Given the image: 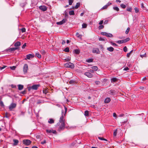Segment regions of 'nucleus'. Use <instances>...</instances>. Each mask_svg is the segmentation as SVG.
I'll return each mask as SVG.
<instances>
[{
  "label": "nucleus",
  "mask_w": 148,
  "mask_h": 148,
  "mask_svg": "<svg viewBox=\"0 0 148 148\" xmlns=\"http://www.w3.org/2000/svg\"><path fill=\"white\" fill-rule=\"evenodd\" d=\"M92 69L94 71H96L98 69V68L97 66H94L92 67Z\"/></svg>",
  "instance_id": "c756f323"
},
{
  "label": "nucleus",
  "mask_w": 148,
  "mask_h": 148,
  "mask_svg": "<svg viewBox=\"0 0 148 148\" xmlns=\"http://www.w3.org/2000/svg\"><path fill=\"white\" fill-rule=\"evenodd\" d=\"M28 69V66L27 64H25L23 67V72L24 74L26 73Z\"/></svg>",
  "instance_id": "39448f33"
},
{
  "label": "nucleus",
  "mask_w": 148,
  "mask_h": 148,
  "mask_svg": "<svg viewBox=\"0 0 148 148\" xmlns=\"http://www.w3.org/2000/svg\"><path fill=\"white\" fill-rule=\"evenodd\" d=\"M34 57V54H29L26 55V58H25V60H27V59L30 60L31 58H32Z\"/></svg>",
  "instance_id": "0eeeda50"
},
{
  "label": "nucleus",
  "mask_w": 148,
  "mask_h": 148,
  "mask_svg": "<svg viewBox=\"0 0 148 148\" xmlns=\"http://www.w3.org/2000/svg\"><path fill=\"white\" fill-rule=\"evenodd\" d=\"M99 40L100 41H104L105 40L103 38H101V37H100L99 38Z\"/></svg>",
  "instance_id": "69168bd1"
},
{
  "label": "nucleus",
  "mask_w": 148,
  "mask_h": 148,
  "mask_svg": "<svg viewBox=\"0 0 148 148\" xmlns=\"http://www.w3.org/2000/svg\"><path fill=\"white\" fill-rule=\"evenodd\" d=\"M40 86V85L39 84H34L32 86V90H36Z\"/></svg>",
  "instance_id": "6e6552de"
},
{
  "label": "nucleus",
  "mask_w": 148,
  "mask_h": 148,
  "mask_svg": "<svg viewBox=\"0 0 148 148\" xmlns=\"http://www.w3.org/2000/svg\"><path fill=\"white\" fill-rule=\"evenodd\" d=\"M84 75L87 76L88 77L91 78L92 77L93 75L90 72H86L84 73Z\"/></svg>",
  "instance_id": "9d476101"
},
{
  "label": "nucleus",
  "mask_w": 148,
  "mask_h": 148,
  "mask_svg": "<svg viewBox=\"0 0 148 148\" xmlns=\"http://www.w3.org/2000/svg\"><path fill=\"white\" fill-rule=\"evenodd\" d=\"M134 9L135 10V12L136 13H138L139 11L138 8H135Z\"/></svg>",
  "instance_id": "c9c22d12"
},
{
  "label": "nucleus",
  "mask_w": 148,
  "mask_h": 148,
  "mask_svg": "<svg viewBox=\"0 0 148 148\" xmlns=\"http://www.w3.org/2000/svg\"><path fill=\"white\" fill-rule=\"evenodd\" d=\"M127 11L128 12H131L132 10V8L131 7H130L127 9Z\"/></svg>",
  "instance_id": "49530a36"
},
{
  "label": "nucleus",
  "mask_w": 148,
  "mask_h": 148,
  "mask_svg": "<svg viewBox=\"0 0 148 148\" xmlns=\"http://www.w3.org/2000/svg\"><path fill=\"white\" fill-rule=\"evenodd\" d=\"M7 66H3V67H0V69L1 70H2V69H4Z\"/></svg>",
  "instance_id": "680f3d73"
},
{
  "label": "nucleus",
  "mask_w": 148,
  "mask_h": 148,
  "mask_svg": "<svg viewBox=\"0 0 148 148\" xmlns=\"http://www.w3.org/2000/svg\"><path fill=\"white\" fill-rule=\"evenodd\" d=\"M107 49L110 52H112L114 51V49L112 47H110L107 48Z\"/></svg>",
  "instance_id": "5701e85b"
},
{
  "label": "nucleus",
  "mask_w": 148,
  "mask_h": 148,
  "mask_svg": "<svg viewBox=\"0 0 148 148\" xmlns=\"http://www.w3.org/2000/svg\"><path fill=\"white\" fill-rule=\"evenodd\" d=\"M66 21V19H64L61 21L59 22H57L56 23L58 25H62Z\"/></svg>",
  "instance_id": "2eb2a0df"
},
{
  "label": "nucleus",
  "mask_w": 148,
  "mask_h": 148,
  "mask_svg": "<svg viewBox=\"0 0 148 148\" xmlns=\"http://www.w3.org/2000/svg\"><path fill=\"white\" fill-rule=\"evenodd\" d=\"M43 93H44L46 94L47 92V89H45L43 90Z\"/></svg>",
  "instance_id": "5fc2aeb1"
},
{
  "label": "nucleus",
  "mask_w": 148,
  "mask_h": 148,
  "mask_svg": "<svg viewBox=\"0 0 148 148\" xmlns=\"http://www.w3.org/2000/svg\"><path fill=\"white\" fill-rule=\"evenodd\" d=\"M11 87L12 88H16V86L14 85L13 84H11Z\"/></svg>",
  "instance_id": "052dcab7"
},
{
  "label": "nucleus",
  "mask_w": 148,
  "mask_h": 148,
  "mask_svg": "<svg viewBox=\"0 0 148 148\" xmlns=\"http://www.w3.org/2000/svg\"><path fill=\"white\" fill-rule=\"evenodd\" d=\"M87 27V25L85 23H83L82 25V27L83 28H86Z\"/></svg>",
  "instance_id": "e433bc0d"
},
{
  "label": "nucleus",
  "mask_w": 148,
  "mask_h": 148,
  "mask_svg": "<svg viewBox=\"0 0 148 148\" xmlns=\"http://www.w3.org/2000/svg\"><path fill=\"white\" fill-rule=\"evenodd\" d=\"M64 66L67 68L73 69L74 68V65L73 63L71 62H67L64 64Z\"/></svg>",
  "instance_id": "f03ea898"
},
{
  "label": "nucleus",
  "mask_w": 148,
  "mask_h": 148,
  "mask_svg": "<svg viewBox=\"0 0 148 148\" xmlns=\"http://www.w3.org/2000/svg\"><path fill=\"white\" fill-rule=\"evenodd\" d=\"M36 56L38 58H41V55L39 53H36Z\"/></svg>",
  "instance_id": "473e14b6"
},
{
  "label": "nucleus",
  "mask_w": 148,
  "mask_h": 148,
  "mask_svg": "<svg viewBox=\"0 0 148 148\" xmlns=\"http://www.w3.org/2000/svg\"><path fill=\"white\" fill-rule=\"evenodd\" d=\"M27 3L26 2H25L23 3H21L20 4V5L22 7H24L25 5L27 4Z\"/></svg>",
  "instance_id": "a878e982"
},
{
  "label": "nucleus",
  "mask_w": 148,
  "mask_h": 148,
  "mask_svg": "<svg viewBox=\"0 0 148 148\" xmlns=\"http://www.w3.org/2000/svg\"><path fill=\"white\" fill-rule=\"evenodd\" d=\"M112 4L111 2H108L106 5L108 7Z\"/></svg>",
  "instance_id": "0e129e2a"
},
{
  "label": "nucleus",
  "mask_w": 148,
  "mask_h": 148,
  "mask_svg": "<svg viewBox=\"0 0 148 148\" xmlns=\"http://www.w3.org/2000/svg\"><path fill=\"white\" fill-rule=\"evenodd\" d=\"M18 49V47H16L14 48H11L7 49V51L8 52H11L15 50H16Z\"/></svg>",
  "instance_id": "1a4fd4ad"
},
{
  "label": "nucleus",
  "mask_w": 148,
  "mask_h": 148,
  "mask_svg": "<svg viewBox=\"0 0 148 148\" xmlns=\"http://www.w3.org/2000/svg\"><path fill=\"white\" fill-rule=\"evenodd\" d=\"M40 53L44 55L45 53V50L43 49H42L40 51Z\"/></svg>",
  "instance_id": "09e8293b"
},
{
  "label": "nucleus",
  "mask_w": 148,
  "mask_h": 148,
  "mask_svg": "<svg viewBox=\"0 0 148 148\" xmlns=\"http://www.w3.org/2000/svg\"><path fill=\"white\" fill-rule=\"evenodd\" d=\"M121 7L123 9H125L126 8V5L123 4H122L120 5Z\"/></svg>",
  "instance_id": "79ce46f5"
},
{
  "label": "nucleus",
  "mask_w": 148,
  "mask_h": 148,
  "mask_svg": "<svg viewBox=\"0 0 148 148\" xmlns=\"http://www.w3.org/2000/svg\"><path fill=\"white\" fill-rule=\"evenodd\" d=\"M101 34L102 35L108 37H112L113 36V35L112 34L108 33L106 32H101Z\"/></svg>",
  "instance_id": "423d86ee"
},
{
  "label": "nucleus",
  "mask_w": 148,
  "mask_h": 148,
  "mask_svg": "<svg viewBox=\"0 0 148 148\" xmlns=\"http://www.w3.org/2000/svg\"><path fill=\"white\" fill-rule=\"evenodd\" d=\"M133 50H132L129 53H128L127 54V57H129L131 53L133 52Z\"/></svg>",
  "instance_id": "58836bf2"
},
{
  "label": "nucleus",
  "mask_w": 148,
  "mask_h": 148,
  "mask_svg": "<svg viewBox=\"0 0 148 148\" xmlns=\"http://www.w3.org/2000/svg\"><path fill=\"white\" fill-rule=\"evenodd\" d=\"M117 81L118 79L115 77L111 79V81L112 83L116 82Z\"/></svg>",
  "instance_id": "412c9836"
},
{
  "label": "nucleus",
  "mask_w": 148,
  "mask_h": 148,
  "mask_svg": "<svg viewBox=\"0 0 148 148\" xmlns=\"http://www.w3.org/2000/svg\"><path fill=\"white\" fill-rule=\"evenodd\" d=\"M104 26L103 25H100L99 26L98 28L99 29H103L104 28Z\"/></svg>",
  "instance_id": "603ef678"
},
{
  "label": "nucleus",
  "mask_w": 148,
  "mask_h": 148,
  "mask_svg": "<svg viewBox=\"0 0 148 148\" xmlns=\"http://www.w3.org/2000/svg\"><path fill=\"white\" fill-rule=\"evenodd\" d=\"M26 46V43H25L22 46V49H24L25 48V47Z\"/></svg>",
  "instance_id": "13d9d810"
},
{
  "label": "nucleus",
  "mask_w": 148,
  "mask_h": 148,
  "mask_svg": "<svg viewBox=\"0 0 148 148\" xmlns=\"http://www.w3.org/2000/svg\"><path fill=\"white\" fill-rule=\"evenodd\" d=\"M113 8L114 10H116L117 11H119V8L117 7H113Z\"/></svg>",
  "instance_id": "a19ab883"
},
{
  "label": "nucleus",
  "mask_w": 148,
  "mask_h": 148,
  "mask_svg": "<svg viewBox=\"0 0 148 148\" xmlns=\"http://www.w3.org/2000/svg\"><path fill=\"white\" fill-rule=\"evenodd\" d=\"M108 93L110 95H114L116 94V92L114 90L111 89L109 91Z\"/></svg>",
  "instance_id": "4468645a"
},
{
  "label": "nucleus",
  "mask_w": 148,
  "mask_h": 148,
  "mask_svg": "<svg viewBox=\"0 0 148 148\" xmlns=\"http://www.w3.org/2000/svg\"><path fill=\"white\" fill-rule=\"evenodd\" d=\"M98 138H99V139L101 140H103L106 141H107V140L106 139L103 138V137H98Z\"/></svg>",
  "instance_id": "f704fd0d"
},
{
  "label": "nucleus",
  "mask_w": 148,
  "mask_h": 148,
  "mask_svg": "<svg viewBox=\"0 0 148 148\" xmlns=\"http://www.w3.org/2000/svg\"><path fill=\"white\" fill-rule=\"evenodd\" d=\"M76 36L80 38H82V35L79 34L78 32H77L76 34Z\"/></svg>",
  "instance_id": "bb28decb"
},
{
  "label": "nucleus",
  "mask_w": 148,
  "mask_h": 148,
  "mask_svg": "<svg viewBox=\"0 0 148 148\" xmlns=\"http://www.w3.org/2000/svg\"><path fill=\"white\" fill-rule=\"evenodd\" d=\"M117 129H116V130H114V133H113V136H114L115 137L117 134Z\"/></svg>",
  "instance_id": "cd10ccee"
},
{
  "label": "nucleus",
  "mask_w": 148,
  "mask_h": 148,
  "mask_svg": "<svg viewBox=\"0 0 148 148\" xmlns=\"http://www.w3.org/2000/svg\"><path fill=\"white\" fill-rule=\"evenodd\" d=\"M64 109L65 113L64 114V110H62V115L59 119V123L58 124L59 125L58 131L59 132L63 130L65 128V123L66 122L65 114L67 111V109L65 106H64Z\"/></svg>",
  "instance_id": "f257e3e1"
},
{
  "label": "nucleus",
  "mask_w": 148,
  "mask_h": 148,
  "mask_svg": "<svg viewBox=\"0 0 148 148\" xmlns=\"http://www.w3.org/2000/svg\"><path fill=\"white\" fill-rule=\"evenodd\" d=\"M129 70V69L128 67H126L124 68L123 70L127 71Z\"/></svg>",
  "instance_id": "774afa93"
},
{
  "label": "nucleus",
  "mask_w": 148,
  "mask_h": 148,
  "mask_svg": "<svg viewBox=\"0 0 148 148\" xmlns=\"http://www.w3.org/2000/svg\"><path fill=\"white\" fill-rule=\"evenodd\" d=\"M80 3H77L75 7V8L76 9H77L80 6Z\"/></svg>",
  "instance_id": "c85d7f7f"
},
{
  "label": "nucleus",
  "mask_w": 148,
  "mask_h": 148,
  "mask_svg": "<svg viewBox=\"0 0 148 148\" xmlns=\"http://www.w3.org/2000/svg\"><path fill=\"white\" fill-rule=\"evenodd\" d=\"M73 52L76 54H78L80 53V51L79 49H75L74 50Z\"/></svg>",
  "instance_id": "b1692460"
},
{
  "label": "nucleus",
  "mask_w": 148,
  "mask_h": 148,
  "mask_svg": "<svg viewBox=\"0 0 148 148\" xmlns=\"http://www.w3.org/2000/svg\"><path fill=\"white\" fill-rule=\"evenodd\" d=\"M48 122L50 124H52L54 123V120L52 119H49Z\"/></svg>",
  "instance_id": "4be33fe9"
},
{
  "label": "nucleus",
  "mask_w": 148,
  "mask_h": 148,
  "mask_svg": "<svg viewBox=\"0 0 148 148\" xmlns=\"http://www.w3.org/2000/svg\"><path fill=\"white\" fill-rule=\"evenodd\" d=\"M108 7L106 5L103 6L102 8V10L106 9H107Z\"/></svg>",
  "instance_id": "de8ad7c7"
},
{
  "label": "nucleus",
  "mask_w": 148,
  "mask_h": 148,
  "mask_svg": "<svg viewBox=\"0 0 148 148\" xmlns=\"http://www.w3.org/2000/svg\"><path fill=\"white\" fill-rule=\"evenodd\" d=\"M123 51L125 52H126L127 51V49L126 46H125L124 47Z\"/></svg>",
  "instance_id": "8fccbe9b"
},
{
  "label": "nucleus",
  "mask_w": 148,
  "mask_h": 148,
  "mask_svg": "<svg viewBox=\"0 0 148 148\" xmlns=\"http://www.w3.org/2000/svg\"><path fill=\"white\" fill-rule=\"evenodd\" d=\"M111 44L112 45L114 46H117V45L115 43L113 42H111Z\"/></svg>",
  "instance_id": "bf43d9fd"
},
{
  "label": "nucleus",
  "mask_w": 148,
  "mask_h": 148,
  "mask_svg": "<svg viewBox=\"0 0 148 148\" xmlns=\"http://www.w3.org/2000/svg\"><path fill=\"white\" fill-rule=\"evenodd\" d=\"M46 131L47 133H52L53 134H56V130H53L52 129L47 130Z\"/></svg>",
  "instance_id": "f8f14e48"
},
{
  "label": "nucleus",
  "mask_w": 148,
  "mask_h": 148,
  "mask_svg": "<svg viewBox=\"0 0 148 148\" xmlns=\"http://www.w3.org/2000/svg\"><path fill=\"white\" fill-rule=\"evenodd\" d=\"M16 106V103H12L9 107V108L10 111H12V110L15 108Z\"/></svg>",
  "instance_id": "20e7f679"
},
{
  "label": "nucleus",
  "mask_w": 148,
  "mask_h": 148,
  "mask_svg": "<svg viewBox=\"0 0 148 148\" xmlns=\"http://www.w3.org/2000/svg\"><path fill=\"white\" fill-rule=\"evenodd\" d=\"M93 59H89L87 60L86 61L88 62H93Z\"/></svg>",
  "instance_id": "ea45409f"
},
{
  "label": "nucleus",
  "mask_w": 148,
  "mask_h": 148,
  "mask_svg": "<svg viewBox=\"0 0 148 148\" xmlns=\"http://www.w3.org/2000/svg\"><path fill=\"white\" fill-rule=\"evenodd\" d=\"M21 45V42L19 41H17L15 43L14 46L15 47H17L20 46Z\"/></svg>",
  "instance_id": "f3484780"
},
{
  "label": "nucleus",
  "mask_w": 148,
  "mask_h": 148,
  "mask_svg": "<svg viewBox=\"0 0 148 148\" xmlns=\"http://www.w3.org/2000/svg\"><path fill=\"white\" fill-rule=\"evenodd\" d=\"M21 93L23 95H24L26 93V91L25 90H24V91L21 92Z\"/></svg>",
  "instance_id": "e2e57ef3"
},
{
  "label": "nucleus",
  "mask_w": 148,
  "mask_h": 148,
  "mask_svg": "<svg viewBox=\"0 0 148 148\" xmlns=\"http://www.w3.org/2000/svg\"><path fill=\"white\" fill-rule=\"evenodd\" d=\"M84 115L86 116H88L89 115V112L88 110H86L84 112Z\"/></svg>",
  "instance_id": "2f4dec72"
},
{
  "label": "nucleus",
  "mask_w": 148,
  "mask_h": 148,
  "mask_svg": "<svg viewBox=\"0 0 148 148\" xmlns=\"http://www.w3.org/2000/svg\"><path fill=\"white\" fill-rule=\"evenodd\" d=\"M39 9L41 10L42 11H45L47 9V8L45 6H40L39 7Z\"/></svg>",
  "instance_id": "9b49d317"
},
{
  "label": "nucleus",
  "mask_w": 148,
  "mask_h": 148,
  "mask_svg": "<svg viewBox=\"0 0 148 148\" xmlns=\"http://www.w3.org/2000/svg\"><path fill=\"white\" fill-rule=\"evenodd\" d=\"M0 105L2 107H3L4 106V105L3 101L1 100H0Z\"/></svg>",
  "instance_id": "864d4df0"
},
{
  "label": "nucleus",
  "mask_w": 148,
  "mask_h": 148,
  "mask_svg": "<svg viewBox=\"0 0 148 148\" xmlns=\"http://www.w3.org/2000/svg\"><path fill=\"white\" fill-rule=\"evenodd\" d=\"M95 83L96 85H99L100 83V82L98 81H97L95 82Z\"/></svg>",
  "instance_id": "4d7b16f0"
},
{
  "label": "nucleus",
  "mask_w": 148,
  "mask_h": 148,
  "mask_svg": "<svg viewBox=\"0 0 148 148\" xmlns=\"http://www.w3.org/2000/svg\"><path fill=\"white\" fill-rule=\"evenodd\" d=\"M130 40V39L129 38H127L126 39L122 40L123 43H125L129 41Z\"/></svg>",
  "instance_id": "393cba45"
},
{
  "label": "nucleus",
  "mask_w": 148,
  "mask_h": 148,
  "mask_svg": "<svg viewBox=\"0 0 148 148\" xmlns=\"http://www.w3.org/2000/svg\"><path fill=\"white\" fill-rule=\"evenodd\" d=\"M64 51L66 52H69V48L68 47H66L64 50Z\"/></svg>",
  "instance_id": "7c9ffc66"
},
{
  "label": "nucleus",
  "mask_w": 148,
  "mask_h": 148,
  "mask_svg": "<svg viewBox=\"0 0 148 148\" xmlns=\"http://www.w3.org/2000/svg\"><path fill=\"white\" fill-rule=\"evenodd\" d=\"M92 52L93 53H96L97 54L100 53V51L98 48H94L92 50Z\"/></svg>",
  "instance_id": "ddd939ff"
},
{
  "label": "nucleus",
  "mask_w": 148,
  "mask_h": 148,
  "mask_svg": "<svg viewBox=\"0 0 148 148\" xmlns=\"http://www.w3.org/2000/svg\"><path fill=\"white\" fill-rule=\"evenodd\" d=\"M21 30L22 32H25L26 29L25 28H23L21 29Z\"/></svg>",
  "instance_id": "3c124183"
},
{
  "label": "nucleus",
  "mask_w": 148,
  "mask_h": 148,
  "mask_svg": "<svg viewBox=\"0 0 148 148\" xmlns=\"http://www.w3.org/2000/svg\"><path fill=\"white\" fill-rule=\"evenodd\" d=\"M73 0H69V4L70 5H71L73 2Z\"/></svg>",
  "instance_id": "4c0bfd02"
},
{
  "label": "nucleus",
  "mask_w": 148,
  "mask_h": 148,
  "mask_svg": "<svg viewBox=\"0 0 148 148\" xmlns=\"http://www.w3.org/2000/svg\"><path fill=\"white\" fill-rule=\"evenodd\" d=\"M69 13L70 15H74L75 14L74 11L73 10L70 11Z\"/></svg>",
  "instance_id": "72a5a7b5"
},
{
  "label": "nucleus",
  "mask_w": 148,
  "mask_h": 148,
  "mask_svg": "<svg viewBox=\"0 0 148 148\" xmlns=\"http://www.w3.org/2000/svg\"><path fill=\"white\" fill-rule=\"evenodd\" d=\"M10 68L11 69L14 70H15V69L16 66H12L10 67Z\"/></svg>",
  "instance_id": "6e6d98bb"
},
{
  "label": "nucleus",
  "mask_w": 148,
  "mask_h": 148,
  "mask_svg": "<svg viewBox=\"0 0 148 148\" xmlns=\"http://www.w3.org/2000/svg\"><path fill=\"white\" fill-rule=\"evenodd\" d=\"M41 103V102L40 100H38L37 102V104H40Z\"/></svg>",
  "instance_id": "338daca9"
},
{
  "label": "nucleus",
  "mask_w": 148,
  "mask_h": 148,
  "mask_svg": "<svg viewBox=\"0 0 148 148\" xmlns=\"http://www.w3.org/2000/svg\"><path fill=\"white\" fill-rule=\"evenodd\" d=\"M111 99L110 98H107L104 101V102L106 103H108L110 101Z\"/></svg>",
  "instance_id": "6ab92c4d"
},
{
  "label": "nucleus",
  "mask_w": 148,
  "mask_h": 148,
  "mask_svg": "<svg viewBox=\"0 0 148 148\" xmlns=\"http://www.w3.org/2000/svg\"><path fill=\"white\" fill-rule=\"evenodd\" d=\"M13 141L14 142V143L13 144V146H16L18 145V140L14 139L13 140Z\"/></svg>",
  "instance_id": "dca6fc26"
},
{
  "label": "nucleus",
  "mask_w": 148,
  "mask_h": 148,
  "mask_svg": "<svg viewBox=\"0 0 148 148\" xmlns=\"http://www.w3.org/2000/svg\"><path fill=\"white\" fill-rule=\"evenodd\" d=\"M69 83L71 84H74L75 83V82L74 80H71L69 82Z\"/></svg>",
  "instance_id": "37998d69"
},
{
  "label": "nucleus",
  "mask_w": 148,
  "mask_h": 148,
  "mask_svg": "<svg viewBox=\"0 0 148 148\" xmlns=\"http://www.w3.org/2000/svg\"><path fill=\"white\" fill-rule=\"evenodd\" d=\"M71 58L70 57L68 56L65 59H64V62H69L71 60Z\"/></svg>",
  "instance_id": "aec40b11"
},
{
  "label": "nucleus",
  "mask_w": 148,
  "mask_h": 148,
  "mask_svg": "<svg viewBox=\"0 0 148 148\" xmlns=\"http://www.w3.org/2000/svg\"><path fill=\"white\" fill-rule=\"evenodd\" d=\"M116 43L119 44L123 43L122 40L117 41H116Z\"/></svg>",
  "instance_id": "a18cd8bd"
},
{
  "label": "nucleus",
  "mask_w": 148,
  "mask_h": 148,
  "mask_svg": "<svg viewBox=\"0 0 148 148\" xmlns=\"http://www.w3.org/2000/svg\"><path fill=\"white\" fill-rule=\"evenodd\" d=\"M31 142V141L28 139H24L23 140V143L27 146L30 145Z\"/></svg>",
  "instance_id": "7ed1b4c3"
},
{
  "label": "nucleus",
  "mask_w": 148,
  "mask_h": 148,
  "mask_svg": "<svg viewBox=\"0 0 148 148\" xmlns=\"http://www.w3.org/2000/svg\"><path fill=\"white\" fill-rule=\"evenodd\" d=\"M130 27H128L127 28V29L125 32V33L126 34H128V33L130 31Z\"/></svg>",
  "instance_id": "c03bdc74"
},
{
  "label": "nucleus",
  "mask_w": 148,
  "mask_h": 148,
  "mask_svg": "<svg viewBox=\"0 0 148 148\" xmlns=\"http://www.w3.org/2000/svg\"><path fill=\"white\" fill-rule=\"evenodd\" d=\"M18 89L19 90H21L23 88V86L21 84H18Z\"/></svg>",
  "instance_id": "a211bd4d"
}]
</instances>
